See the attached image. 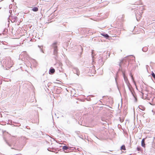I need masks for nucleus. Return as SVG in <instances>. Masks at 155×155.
Wrapping results in <instances>:
<instances>
[{"label":"nucleus","instance_id":"f257e3e1","mask_svg":"<svg viewBox=\"0 0 155 155\" xmlns=\"http://www.w3.org/2000/svg\"><path fill=\"white\" fill-rule=\"evenodd\" d=\"M57 43L54 42L53 43L52 45L55 51H57Z\"/></svg>","mask_w":155,"mask_h":155},{"label":"nucleus","instance_id":"f03ea898","mask_svg":"<svg viewBox=\"0 0 155 155\" xmlns=\"http://www.w3.org/2000/svg\"><path fill=\"white\" fill-rule=\"evenodd\" d=\"M145 138L143 139L141 141V146L144 147H145Z\"/></svg>","mask_w":155,"mask_h":155},{"label":"nucleus","instance_id":"7ed1b4c3","mask_svg":"<svg viewBox=\"0 0 155 155\" xmlns=\"http://www.w3.org/2000/svg\"><path fill=\"white\" fill-rule=\"evenodd\" d=\"M38 10V8L37 7H34L32 9V11L34 12H37Z\"/></svg>","mask_w":155,"mask_h":155},{"label":"nucleus","instance_id":"20e7f679","mask_svg":"<svg viewBox=\"0 0 155 155\" xmlns=\"http://www.w3.org/2000/svg\"><path fill=\"white\" fill-rule=\"evenodd\" d=\"M101 35L107 38H108L109 37V36L107 34H105L104 33H101Z\"/></svg>","mask_w":155,"mask_h":155},{"label":"nucleus","instance_id":"39448f33","mask_svg":"<svg viewBox=\"0 0 155 155\" xmlns=\"http://www.w3.org/2000/svg\"><path fill=\"white\" fill-rule=\"evenodd\" d=\"M123 76L124 78V79L125 81L127 82L128 81V79H127V77L125 75V74L124 73H123Z\"/></svg>","mask_w":155,"mask_h":155},{"label":"nucleus","instance_id":"423d86ee","mask_svg":"<svg viewBox=\"0 0 155 155\" xmlns=\"http://www.w3.org/2000/svg\"><path fill=\"white\" fill-rule=\"evenodd\" d=\"M69 148V147H68L66 146H64L62 147V149L64 150L65 152H67V151H65V150H67Z\"/></svg>","mask_w":155,"mask_h":155},{"label":"nucleus","instance_id":"0eeeda50","mask_svg":"<svg viewBox=\"0 0 155 155\" xmlns=\"http://www.w3.org/2000/svg\"><path fill=\"white\" fill-rule=\"evenodd\" d=\"M55 71L54 69H51L50 70V73L52 74L55 72Z\"/></svg>","mask_w":155,"mask_h":155},{"label":"nucleus","instance_id":"6e6552de","mask_svg":"<svg viewBox=\"0 0 155 155\" xmlns=\"http://www.w3.org/2000/svg\"><path fill=\"white\" fill-rule=\"evenodd\" d=\"M121 150H126L125 147L124 145H123L121 146Z\"/></svg>","mask_w":155,"mask_h":155},{"label":"nucleus","instance_id":"1a4fd4ad","mask_svg":"<svg viewBox=\"0 0 155 155\" xmlns=\"http://www.w3.org/2000/svg\"><path fill=\"white\" fill-rule=\"evenodd\" d=\"M139 108L140 109H141V110H145V107H143V108H142V109H141V107H142V106H139Z\"/></svg>","mask_w":155,"mask_h":155},{"label":"nucleus","instance_id":"9d476101","mask_svg":"<svg viewBox=\"0 0 155 155\" xmlns=\"http://www.w3.org/2000/svg\"><path fill=\"white\" fill-rule=\"evenodd\" d=\"M152 75L154 78H155V74L153 72L152 74Z\"/></svg>","mask_w":155,"mask_h":155},{"label":"nucleus","instance_id":"9b49d317","mask_svg":"<svg viewBox=\"0 0 155 155\" xmlns=\"http://www.w3.org/2000/svg\"><path fill=\"white\" fill-rule=\"evenodd\" d=\"M153 102L154 104H155V97H154L153 99Z\"/></svg>","mask_w":155,"mask_h":155},{"label":"nucleus","instance_id":"f8f14e48","mask_svg":"<svg viewBox=\"0 0 155 155\" xmlns=\"http://www.w3.org/2000/svg\"><path fill=\"white\" fill-rule=\"evenodd\" d=\"M137 150L138 151H139L140 150V148L139 147H137Z\"/></svg>","mask_w":155,"mask_h":155},{"label":"nucleus","instance_id":"ddd939ff","mask_svg":"<svg viewBox=\"0 0 155 155\" xmlns=\"http://www.w3.org/2000/svg\"><path fill=\"white\" fill-rule=\"evenodd\" d=\"M130 76H131V77L132 78V79L134 80V78H133V75H132V74H130Z\"/></svg>","mask_w":155,"mask_h":155}]
</instances>
